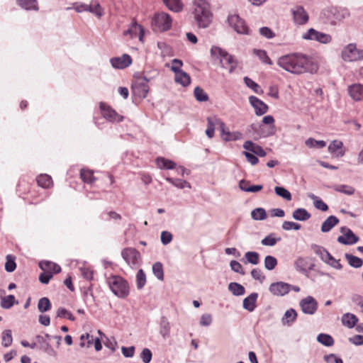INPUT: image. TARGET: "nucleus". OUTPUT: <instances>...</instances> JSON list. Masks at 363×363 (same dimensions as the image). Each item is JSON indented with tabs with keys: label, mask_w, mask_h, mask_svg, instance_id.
Segmentation results:
<instances>
[{
	"label": "nucleus",
	"mask_w": 363,
	"mask_h": 363,
	"mask_svg": "<svg viewBox=\"0 0 363 363\" xmlns=\"http://www.w3.org/2000/svg\"><path fill=\"white\" fill-rule=\"evenodd\" d=\"M110 62L113 68L123 69L132 64V58L129 55L123 54L121 57L111 58Z\"/></svg>",
	"instance_id": "obj_17"
},
{
	"label": "nucleus",
	"mask_w": 363,
	"mask_h": 363,
	"mask_svg": "<svg viewBox=\"0 0 363 363\" xmlns=\"http://www.w3.org/2000/svg\"><path fill=\"white\" fill-rule=\"evenodd\" d=\"M210 52L211 58L214 61L218 60L221 67L227 69L229 66L230 73L235 69L238 62L234 56L217 46H212Z\"/></svg>",
	"instance_id": "obj_3"
},
{
	"label": "nucleus",
	"mask_w": 363,
	"mask_h": 363,
	"mask_svg": "<svg viewBox=\"0 0 363 363\" xmlns=\"http://www.w3.org/2000/svg\"><path fill=\"white\" fill-rule=\"evenodd\" d=\"M93 172L89 169H82L80 171V177L82 181L87 184H91L95 181V177L93 175Z\"/></svg>",
	"instance_id": "obj_49"
},
{
	"label": "nucleus",
	"mask_w": 363,
	"mask_h": 363,
	"mask_svg": "<svg viewBox=\"0 0 363 363\" xmlns=\"http://www.w3.org/2000/svg\"><path fill=\"white\" fill-rule=\"evenodd\" d=\"M152 272L157 279L160 281L164 279V270L161 262H157L152 265Z\"/></svg>",
	"instance_id": "obj_50"
},
{
	"label": "nucleus",
	"mask_w": 363,
	"mask_h": 363,
	"mask_svg": "<svg viewBox=\"0 0 363 363\" xmlns=\"http://www.w3.org/2000/svg\"><path fill=\"white\" fill-rule=\"evenodd\" d=\"M253 53L258 57V58L264 64L272 65L273 64L271 59L269 57L267 52L264 50L253 49Z\"/></svg>",
	"instance_id": "obj_44"
},
{
	"label": "nucleus",
	"mask_w": 363,
	"mask_h": 363,
	"mask_svg": "<svg viewBox=\"0 0 363 363\" xmlns=\"http://www.w3.org/2000/svg\"><path fill=\"white\" fill-rule=\"evenodd\" d=\"M357 48L356 44L350 43L342 49L341 57L345 62H355L357 61Z\"/></svg>",
	"instance_id": "obj_18"
},
{
	"label": "nucleus",
	"mask_w": 363,
	"mask_h": 363,
	"mask_svg": "<svg viewBox=\"0 0 363 363\" xmlns=\"http://www.w3.org/2000/svg\"><path fill=\"white\" fill-rule=\"evenodd\" d=\"M311 248L313 251V252L316 255H318L321 259V261L323 262L330 254L325 247L316 244H312L311 245Z\"/></svg>",
	"instance_id": "obj_35"
},
{
	"label": "nucleus",
	"mask_w": 363,
	"mask_h": 363,
	"mask_svg": "<svg viewBox=\"0 0 363 363\" xmlns=\"http://www.w3.org/2000/svg\"><path fill=\"white\" fill-rule=\"evenodd\" d=\"M136 283L138 289H142L146 284V275L142 269L137 272Z\"/></svg>",
	"instance_id": "obj_57"
},
{
	"label": "nucleus",
	"mask_w": 363,
	"mask_h": 363,
	"mask_svg": "<svg viewBox=\"0 0 363 363\" xmlns=\"http://www.w3.org/2000/svg\"><path fill=\"white\" fill-rule=\"evenodd\" d=\"M121 256L126 263L133 267L138 264L140 253L134 248H125L122 250Z\"/></svg>",
	"instance_id": "obj_15"
},
{
	"label": "nucleus",
	"mask_w": 363,
	"mask_h": 363,
	"mask_svg": "<svg viewBox=\"0 0 363 363\" xmlns=\"http://www.w3.org/2000/svg\"><path fill=\"white\" fill-rule=\"evenodd\" d=\"M160 334L164 340H166L170 335V324L165 316H162L160 322Z\"/></svg>",
	"instance_id": "obj_30"
},
{
	"label": "nucleus",
	"mask_w": 363,
	"mask_h": 363,
	"mask_svg": "<svg viewBox=\"0 0 363 363\" xmlns=\"http://www.w3.org/2000/svg\"><path fill=\"white\" fill-rule=\"evenodd\" d=\"M57 316L60 318H67L72 321L75 320V318L72 313L63 307H60L57 309Z\"/></svg>",
	"instance_id": "obj_61"
},
{
	"label": "nucleus",
	"mask_w": 363,
	"mask_h": 363,
	"mask_svg": "<svg viewBox=\"0 0 363 363\" xmlns=\"http://www.w3.org/2000/svg\"><path fill=\"white\" fill-rule=\"evenodd\" d=\"M308 196L313 201V205L317 209L322 211H326L328 210V206L318 196L313 194H308Z\"/></svg>",
	"instance_id": "obj_39"
},
{
	"label": "nucleus",
	"mask_w": 363,
	"mask_h": 363,
	"mask_svg": "<svg viewBox=\"0 0 363 363\" xmlns=\"http://www.w3.org/2000/svg\"><path fill=\"white\" fill-rule=\"evenodd\" d=\"M169 183L174 185L175 187L178 189H183L184 188L191 189V184L186 182V180H183L181 179H174L172 177H166L165 179Z\"/></svg>",
	"instance_id": "obj_41"
},
{
	"label": "nucleus",
	"mask_w": 363,
	"mask_h": 363,
	"mask_svg": "<svg viewBox=\"0 0 363 363\" xmlns=\"http://www.w3.org/2000/svg\"><path fill=\"white\" fill-rule=\"evenodd\" d=\"M277 65L294 74H314L318 70V65L311 57L300 52L291 53L279 57Z\"/></svg>",
	"instance_id": "obj_1"
},
{
	"label": "nucleus",
	"mask_w": 363,
	"mask_h": 363,
	"mask_svg": "<svg viewBox=\"0 0 363 363\" xmlns=\"http://www.w3.org/2000/svg\"><path fill=\"white\" fill-rule=\"evenodd\" d=\"M277 265V259L275 257L267 255L264 258V267L267 270H273Z\"/></svg>",
	"instance_id": "obj_59"
},
{
	"label": "nucleus",
	"mask_w": 363,
	"mask_h": 363,
	"mask_svg": "<svg viewBox=\"0 0 363 363\" xmlns=\"http://www.w3.org/2000/svg\"><path fill=\"white\" fill-rule=\"evenodd\" d=\"M35 339L38 342V350L46 353L50 357H55L57 356V352L53 349L46 337L38 335L35 336Z\"/></svg>",
	"instance_id": "obj_16"
},
{
	"label": "nucleus",
	"mask_w": 363,
	"mask_h": 363,
	"mask_svg": "<svg viewBox=\"0 0 363 363\" xmlns=\"http://www.w3.org/2000/svg\"><path fill=\"white\" fill-rule=\"evenodd\" d=\"M345 257L348 262V264L350 266H351L353 268H359L363 264V261L361 258L356 257L353 255L346 253L345 255Z\"/></svg>",
	"instance_id": "obj_42"
},
{
	"label": "nucleus",
	"mask_w": 363,
	"mask_h": 363,
	"mask_svg": "<svg viewBox=\"0 0 363 363\" xmlns=\"http://www.w3.org/2000/svg\"><path fill=\"white\" fill-rule=\"evenodd\" d=\"M317 341L326 347H331L334 345L333 337L325 333H320L317 337Z\"/></svg>",
	"instance_id": "obj_43"
},
{
	"label": "nucleus",
	"mask_w": 363,
	"mask_h": 363,
	"mask_svg": "<svg viewBox=\"0 0 363 363\" xmlns=\"http://www.w3.org/2000/svg\"><path fill=\"white\" fill-rule=\"evenodd\" d=\"M297 313L294 308L286 310L281 318L284 325L291 326L296 320Z\"/></svg>",
	"instance_id": "obj_27"
},
{
	"label": "nucleus",
	"mask_w": 363,
	"mask_h": 363,
	"mask_svg": "<svg viewBox=\"0 0 363 363\" xmlns=\"http://www.w3.org/2000/svg\"><path fill=\"white\" fill-rule=\"evenodd\" d=\"M340 231L342 235L337 238V241L340 244L352 245L357 243L359 240V237L346 226L341 227Z\"/></svg>",
	"instance_id": "obj_11"
},
{
	"label": "nucleus",
	"mask_w": 363,
	"mask_h": 363,
	"mask_svg": "<svg viewBox=\"0 0 363 363\" xmlns=\"http://www.w3.org/2000/svg\"><path fill=\"white\" fill-rule=\"evenodd\" d=\"M173 72L175 74L174 81L176 83L181 84L184 87L190 84L191 77L188 73L176 67L173 68Z\"/></svg>",
	"instance_id": "obj_21"
},
{
	"label": "nucleus",
	"mask_w": 363,
	"mask_h": 363,
	"mask_svg": "<svg viewBox=\"0 0 363 363\" xmlns=\"http://www.w3.org/2000/svg\"><path fill=\"white\" fill-rule=\"evenodd\" d=\"M152 23L160 31H167L172 27V20L169 14L161 12L156 13L152 18Z\"/></svg>",
	"instance_id": "obj_9"
},
{
	"label": "nucleus",
	"mask_w": 363,
	"mask_h": 363,
	"mask_svg": "<svg viewBox=\"0 0 363 363\" xmlns=\"http://www.w3.org/2000/svg\"><path fill=\"white\" fill-rule=\"evenodd\" d=\"M324 262L337 270H340L342 268V265L340 264V260L336 259L331 254L329 255Z\"/></svg>",
	"instance_id": "obj_60"
},
{
	"label": "nucleus",
	"mask_w": 363,
	"mask_h": 363,
	"mask_svg": "<svg viewBox=\"0 0 363 363\" xmlns=\"http://www.w3.org/2000/svg\"><path fill=\"white\" fill-rule=\"evenodd\" d=\"M308 262L307 260L301 257H298L294 262V267L298 272L303 275L309 277L308 270L307 269Z\"/></svg>",
	"instance_id": "obj_29"
},
{
	"label": "nucleus",
	"mask_w": 363,
	"mask_h": 363,
	"mask_svg": "<svg viewBox=\"0 0 363 363\" xmlns=\"http://www.w3.org/2000/svg\"><path fill=\"white\" fill-rule=\"evenodd\" d=\"M36 180L38 184L44 189H48L53 184L52 177L46 174H40Z\"/></svg>",
	"instance_id": "obj_37"
},
{
	"label": "nucleus",
	"mask_w": 363,
	"mask_h": 363,
	"mask_svg": "<svg viewBox=\"0 0 363 363\" xmlns=\"http://www.w3.org/2000/svg\"><path fill=\"white\" fill-rule=\"evenodd\" d=\"M245 258L247 259V262H249L252 264H254V265H256V264H259V255L257 252H254V251L247 252L245 254Z\"/></svg>",
	"instance_id": "obj_53"
},
{
	"label": "nucleus",
	"mask_w": 363,
	"mask_h": 363,
	"mask_svg": "<svg viewBox=\"0 0 363 363\" xmlns=\"http://www.w3.org/2000/svg\"><path fill=\"white\" fill-rule=\"evenodd\" d=\"M306 146L311 148H323L325 147L326 143L324 140H316L312 138L307 139L305 142Z\"/></svg>",
	"instance_id": "obj_58"
},
{
	"label": "nucleus",
	"mask_w": 363,
	"mask_h": 363,
	"mask_svg": "<svg viewBox=\"0 0 363 363\" xmlns=\"http://www.w3.org/2000/svg\"><path fill=\"white\" fill-rule=\"evenodd\" d=\"M51 306V303L49 298L47 297L41 298L38 303V308L40 313H45L48 311L49 310H50Z\"/></svg>",
	"instance_id": "obj_48"
},
{
	"label": "nucleus",
	"mask_w": 363,
	"mask_h": 363,
	"mask_svg": "<svg viewBox=\"0 0 363 363\" xmlns=\"http://www.w3.org/2000/svg\"><path fill=\"white\" fill-rule=\"evenodd\" d=\"M99 108L102 116L108 122L119 123L124 117L116 112L115 109L104 102H100Z\"/></svg>",
	"instance_id": "obj_7"
},
{
	"label": "nucleus",
	"mask_w": 363,
	"mask_h": 363,
	"mask_svg": "<svg viewBox=\"0 0 363 363\" xmlns=\"http://www.w3.org/2000/svg\"><path fill=\"white\" fill-rule=\"evenodd\" d=\"M156 164L160 169H173L177 166V164L174 161L162 157H158L156 159Z\"/></svg>",
	"instance_id": "obj_32"
},
{
	"label": "nucleus",
	"mask_w": 363,
	"mask_h": 363,
	"mask_svg": "<svg viewBox=\"0 0 363 363\" xmlns=\"http://www.w3.org/2000/svg\"><path fill=\"white\" fill-rule=\"evenodd\" d=\"M243 80L245 85L250 89H252L256 94H259L262 92L259 86L252 79L249 78L248 77H245Z\"/></svg>",
	"instance_id": "obj_62"
},
{
	"label": "nucleus",
	"mask_w": 363,
	"mask_h": 363,
	"mask_svg": "<svg viewBox=\"0 0 363 363\" xmlns=\"http://www.w3.org/2000/svg\"><path fill=\"white\" fill-rule=\"evenodd\" d=\"M5 270L7 272H13L16 268V257L12 255H8L6 257Z\"/></svg>",
	"instance_id": "obj_47"
},
{
	"label": "nucleus",
	"mask_w": 363,
	"mask_h": 363,
	"mask_svg": "<svg viewBox=\"0 0 363 363\" xmlns=\"http://www.w3.org/2000/svg\"><path fill=\"white\" fill-rule=\"evenodd\" d=\"M281 240V238H275L274 237V234L271 233L269 235L266 236L264 239L262 240L261 243L264 246H274L276 245L277 241Z\"/></svg>",
	"instance_id": "obj_63"
},
{
	"label": "nucleus",
	"mask_w": 363,
	"mask_h": 363,
	"mask_svg": "<svg viewBox=\"0 0 363 363\" xmlns=\"http://www.w3.org/2000/svg\"><path fill=\"white\" fill-rule=\"evenodd\" d=\"M18 301L16 300L13 295H8L1 298V306L4 309L11 308L14 304H18Z\"/></svg>",
	"instance_id": "obj_40"
},
{
	"label": "nucleus",
	"mask_w": 363,
	"mask_h": 363,
	"mask_svg": "<svg viewBox=\"0 0 363 363\" xmlns=\"http://www.w3.org/2000/svg\"><path fill=\"white\" fill-rule=\"evenodd\" d=\"M89 13L95 14L98 17H101L104 15V11L99 3L94 5L86 4V10Z\"/></svg>",
	"instance_id": "obj_54"
},
{
	"label": "nucleus",
	"mask_w": 363,
	"mask_h": 363,
	"mask_svg": "<svg viewBox=\"0 0 363 363\" xmlns=\"http://www.w3.org/2000/svg\"><path fill=\"white\" fill-rule=\"evenodd\" d=\"M192 15L194 21L200 28L209 27L213 21V13L211 6L206 0H194L193 1Z\"/></svg>",
	"instance_id": "obj_2"
},
{
	"label": "nucleus",
	"mask_w": 363,
	"mask_h": 363,
	"mask_svg": "<svg viewBox=\"0 0 363 363\" xmlns=\"http://www.w3.org/2000/svg\"><path fill=\"white\" fill-rule=\"evenodd\" d=\"M16 4L21 9L26 11H38L39 6L37 0H15Z\"/></svg>",
	"instance_id": "obj_23"
},
{
	"label": "nucleus",
	"mask_w": 363,
	"mask_h": 363,
	"mask_svg": "<svg viewBox=\"0 0 363 363\" xmlns=\"http://www.w3.org/2000/svg\"><path fill=\"white\" fill-rule=\"evenodd\" d=\"M341 320L343 325L348 328H352L357 325L358 318L352 313H346L342 316Z\"/></svg>",
	"instance_id": "obj_31"
},
{
	"label": "nucleus",
	"mask_w": 363,
	"mask_h": 363,
	"mask_svg": "<svg viewBox=\"0 0 363 363\" xmlns=\"http://www.w3.org/2000/svg\"><path fill=\"white\" fill-rule=\"evenodd\" d=\"M2 345L8 347L12 345L13 337L12 332L11 330H5L2 332Z\"/></svg>",
	"instance_id": "obj_55"
},
{
	"label": "nucleus",
	"mask_w": 363,
	"mask_h": 363,
	"mask_svg": "<svg viewBox=\"0 0 363 363\" xmlns=\"http://www.w3.org/2000/svg\"><path fill=\"white\" fill-rule=\"evenodd\" d=\"M228 289L235 296H240L245 294V287L237 282H230L228 284Z\"/></svg>",
	"instance_id": "obj_38"
},
{
	"label": "nucleus",
	"mask_w": 363,
	"mask_h": 363,
	"mask_svg": "<svg viewBox=\"0 0 363 363\" xmlns=\"http://www.w3.org/2000/svg\"><path fill=\"white\" fill-rule=\"evenodd\" d=\"M216 125L218 126L220 133H223L224 130L226 128V125L223 121L215 116L207 118L208 128L213 129L215 130Z\"/></svg>",
	"instance_id": "obj_26"
},
{
	"label": "nucleus",
	"mask_w": 363,
	"mask_h": 363,
	"mask_svg": "<svg viewBox=\"0 0 363 363\" xmlns=\"http://www.w3.org/2000/svg\"><path fill=\"white\" fill-rule=\"evenodd\" d=\"M274 191L277 196L283 198L284 199L288 201H291L292 199L291 194L289 192V191H288L283 186H275Z\"/></svg>",
	"instance_id": "obj_51"
},
{
	"label": "nucleus",
	"mask_w": 363,
	"mask_h": 363,
	"mask_svg": "<svg viewBox=\"0 0 363 363\" xmlns=\"http://www.w3.org/2000/svg\"><path fill=\"white\" fill-rule=\"evenodd\" d=\"M111 291L119 298H125L129 294L128 282L120 276H111L107 279Z\"/></svg>",
	"instance_id": "obj_5"
},
{
	"label": "nucleus",
	"mask_w": 363,
	"mask_h": 363,
	"mask_svg": "<svg viewBox=\"0 0 363 363\" xmlns=\"http://www.w3.org/2000/svg\"><path fill=\"white\" fill-rule=\"evenodd\" d=\"M299 306L304 314L313 315L316 312L318 305L313 296H308L300 301Z\"/></svg>",
	"instance_id": "obj_12"
},
{
	"label": "nucleus",
	"mask_w": 363,
	"mask_h": 363,
	"mask_svg": "<svg viewBox=\"0 0 363 363\" xmlns=\"http://www.w3.org/2000/svg\"><path fill=\"white\" fill-rule=\"evenodd\" d=\"M283 230H298L301 229V224L292 221H284L281 225Z\"/></svg>",
	"instance_id": "obj_64"
},
{
	"label": "nucleus",
	"mask_w": 363,
	"mask_h": 363,
	"mask_svg": "<svg viewBox=\"0 0 363 363\" xmlns=\"http://www.w3.org/2000/svg\"><path fill=\"white\" fill-rule=\"evenodd\" d=\"M251 217L255 220H263L267 218V215L263 208H257L251 211Z\"/></svg>",
	"instance_id": "obj_46"
},
{
	"label": "nucleus",
	"mask_w": 363,
	"mask_h": 363,
	"mask_svg": "<svg viewBox=\"0 0 363 363\" xmlns=\"http://www.w3.org/2000/svg\"><path fill=\"white\" fill-rule=\"evenodd\" d=\"M39 267L43 271L50 272L52 274H58L61 272V267L60 265L47 260L40 261L39 262Z\"/></svg>",
	"instance_id": "obj_25"
},
{
	"label": "nucleus",
	"mask_w": 363,
	"mask_h": 363,
	"mask_svg": "<svg viewBox=\"0 0 363 363\" xmlns=\"http://www.w3.org/2000/svg\"><path fill=\"white\" fill-rule=\"evenodd\" d=\"M339 222L340 220L335 216H330L322 223L320 230L323 233H328L330 231L333 227L337 225Z\"/></svg>",
	"instance_id": "obj_28"
},
{
	"label": "nucleus",
	"mask_w": 363,
	"mask_h": 363,
	"mask_svg": "<svg viewBox=\"0 0 363 363\" xmlns=\"http://www.w3.org/2000/svg\"><path fill=\"white\" fill-rule=\"evenodd\" d=\"M152 75L150 77H148L145 73L143 77H138V81L132 85V91L134 95L140 99L146 98L149 92V86L147 83L159 75V72L157 69H154L152 71Z\"/></svg>",
	"instance_id": "obj_4"
},
{
	"label": "nucleus",
	"mask_w": 363,
	"mask_h": 363,
	"mask_svg": "<svg viewBox=\"0 0 363 363\" xmlns=\"http://www.w3.org/2000/svg\"><path fill=\"white\" fill-rule=\"evenodd\" d=\"M229 25L233 27L238 33L242 35H250V28L245 21L238 15H230L228 18Z\"/></svg>",
	"instance_id": "obj_10"
},
{
	"label": "nucleus",
	"mask_w": 363,
	"mask_h": 363,
	"mask_svg": "<svg viewBox=\"0 0 363 363\" xmlns=\"http://www.w3.org/2000/svg\"><path fill=\"white\" fill-rule=\"evenodd\" d=\"M348 94L355 101H363V84L355 83L347 88Z\"/></svg>",
	"instance_id": "obj_20"
},
{
	"label": "nucleus",
	"mask_w": 363,
	"mask_h": 363,
	"mask_svg": "<svg viewBox=\"0 0 363 363\" xmlns=\"http://www.w3.org/2000/svg\"><path fill=\"white\" fill-rule=\"evenodd\" d=\"M164 4L172 11L180 12L183 9L181 0H162Z\"/></svg>",
	"instance_id": "obj_36"
},
{
	"label": "nucleus",
	"mask_w": 363,
	"mask_h": 363,
	"mask_svg": "<svg viewBox=\"0 0 363 363\" xmlns=\"http://www.w3.org/2000/svg\"><path fill=\"white\" fill-rule=\"evenodd\" d=\"M249 101L257 116H262L268 111V106L257 97L251 96L249 97Z\"/></svg>",
	"instance_id": "obj_19"
},
{
	"label": "nucleus",
	"mask_w": 363,
	"mask_h": 363,
	"mask_svg": "<svg viewBox=\"0 0 363 363\" xmlns=\"http://www.w3.org/2000/svg\"><path fill=\"white\" fill-rule=\"evenodd\" d=\"M220 135L223 140L226 142L239 140L242 138V133L239 131L230 132L227 128L224 130V133H220Z\"/></svg>",
	"instance_id": "obj_33"
},
{
	"label": "nucleus",
	"mask_w": 363,
	"mask_h": 363,
	"mask_svg": "<svg viewBox=\"0 0 363 363\" xmlns=\"http://www.w3.org/2000/svg\"><path fill=\"white\" fill-rule=\"evenodd\" d=\"M243 148L252 152L256 156L264 157L266 155V152L264 150L260 145L253 143L251 140L245 141L243 144Z\"/></svg>",
	"instance_id": "obj_22"
},
{
	"label": "nucleus",
	"mask_w": 363,
	"mask_h": 363,
	"mask_svg": "<svg viewBox=\"0 0 363 363\" xmlns=\"http://www.w3.org/2000/svg\"><path fill=\"white\" fill-rule=\"evenodd\" d=\"M302 38L304 40H315L322 44H328L332 41L330 35L318 31L313 28H309L303 33Z\"/></svg>",
	"instance_id": "obj_8"
},
{
	"label": "nucleus",
	"mask_w": 363,
	"mask_h": 363,
	"mask_svg": "<svg viewBox=\"0 0 363 363\" xmlns=\"http://www.w3.org/2000/svg\"><path fill=\"white\" fill-rule=\"evenodd\" d=\"M350 13L345 8L333 7L327 10V18L330 24L337 25L348 18Z\"/></svg>",
	"instance_id": "obj_6"
},
{
	"label": "nucleus",
	"mask_w": 363,
	"mask_h": 363,
	"mask_svg": "<svg viewBox=\"0 0 363 363\" xmlns=\"http://www.w3.org/2000/svg\"><path fill=\"white\" fill-rule=\"evenodd\" d=\"M294 21L298 25H304L308 21V14L302 6H295L291 9Z\"/></svg>",
	"instance_id": "obj_14"
},
{
	"label": "nucleus",
	"mask_w": 363,
	"mask_h": 363,
	"mask_svg": "<svg viewBox=\"0 0 363 363\" xmlns=\"http://www.w3.org/2000/svg\"><path fill=\"white\" fill-rule=\"evenodd\" d=\"M291 285L288 283L277 281L270 284L269 291L274 296H283L291 291Z\"/></svg>",
	"instance_id": "obj_13"
},
{
	"label": "nucleus",
	"mask_w": 363,
	"mask_h": 363,
	"mask_svg": "<svg viewBox=\"0 0 363 363\" xmlns=\"http://www.w3.org/2000/svg\"><path fill=\"white\" fill-rule=\"evenodd\" d=\"M258 298V294L253 292L245 298L242 301V307L249 312H252L256 308V301Z\"/></svg>",
	"instance_id": "obj_24"
},
{
	"label": "nucleus",
	"mask_w": 363,
	"mask_h": 363,
	"mask_svg": "<svg viewBox=\"0 0 363 363\" xmlns=\"http://www.w3.org/2000/svg\"><path fill=\"white\" fill-rule=\"evenodd\" d=\"M335 191L342 193L344 194L351 196L354 194L355 189L354 187L346 184H337L333 186Z\"/></svg>",
	"instance_id": "obj_45"
},
{
	"label": "nucleus",
	"mask_w": 363,
	"mask_h": 363,
	"mask_svg": "<svg viewBox=\"0 0 363 363\" xmlns=\"http://www.w3.org/2000/svg\"><path fill=\"white\" fill-rule=\"evenodd\" d=\"M130 28L133 29V35L136 37L138 35L139 40L141 41L144 35V29L142 26L138 24L136 22H133Z\"/></svg>",
	"instance_id": "obj_56"
},
{
	"label": "nucleus",
	"mask_w": 363,
	"mask_h": 363,
	"mask_svg": "<svg viewBox=\"0 0 363 363\" xmlns=\"http://www.w3.org/2000/svg\"><path fill=\"white\" fill-rule=\"evenodd\" d=\"M292 217L296 220L306 221L311 217V215L306 209L303 208H298L294 211Z\"/></svg>",
	"instance_id": "obj_34"
},
{
	"label": "nucleus",
	"mask_w": 363,
	"mask_h": 363,
	"mask_svg": "<svg viewBox=\"0 0 363 363\" xmlns=\"http://www.w3.org/2000/svg\"><path fill=\"white\" fill-rule=\"evenodd\" d=\"M194 94L196 99L199 102H205L208 100V94L199 86H196L194 89Z\"/></svg>",
	"instance_id": "obj_52"
}]
</instances>
